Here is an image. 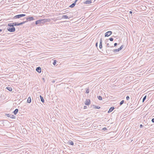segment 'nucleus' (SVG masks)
Instances as JSON below:
<instances>
[{"label":"nucleus","instance_id":"nucleus-1","mask_svg":"<svg viewBox=\"0 0 154 154\" xmlns=\"http://www.w3.org/2000/svg\"><path fill=\"white\" fill-rule=\"evenodd\" d=\"M49 19H44L41 20H38L35 21V24L36 25L38 24H43V23L47 21V20Z\"/></svg>","mask_w":154,"mask_h":154},{"label":"nucleus","instance_id":"nucleus-2","mask_svg":"<svg viewBox=\"0 0 154 154\" xmlns=\"http://www.w3.org/2000/svg\"><path fill=\"white\" fill-rule=\"evenodd\" d=\"M26 16V14H19L16 16H14L13 17L14 19H19L21 17H24Z\"/></svg>","mask_w":154,"mask_h":154},{"label":"nucleus","instance_id":"nucleus-3","mask_svg":"<svg viewBox=\"0 0 154 154\" xmlns=\"http://www.w3.org/2000/svg\"><path fill=\"white\" fill-rule=\"evenodd\" d=\"M7 29L9 31L11 32H14L15 30V28L14 26L12 27H10L8 28Z\"/></svg>","mask_w":154,"mask_h":154},{"label":"nucleus","instance_id":"nucleus-4","mask_svg":"<svg viewBox=\"0 0 154 154\" xmlns=\"http://www.w3.org/2000/svg\"><path fill=\"white\" fill-rule=\"evenodd\" d=\"M26 21H23V22L20 23H18L17 22L14 23V26H18L19 25H22Z\"/></svg>","mask_w":154,"mask_h":154},{"label":"nucleus","instance_id":"nucleus-5","mask_svg":"<svg viewBox=\"0 0 154 154\" xmlns=\"http://www.w3.org/2000/svg\"><path fill=\"white\" fill-rule=\"evenodd\" d=\"M26 22L28 21H31L32 20H35L34 18L32 17H27L26 18Z\"/></svg>","mask_w":154,"mask_h":154},{"label":"nucleus","instance_id":"nucleus-6","mask_svg":"<svg viewBox=\"0 0 154 154\" xmlns=\"http://www.w3.org/2000/svg\"><path fill=\"white\" fill-rule=\"evenodd\" d=\"M112 32L111 31H108L105 33V37H108L110 36L112 34Z\"/></svg>","mask_w":154,"mask_h":154},{"label":"nucleus","instance_id":"nucleus-7","mask_svg":"<svg viewBox=\"0 0 154 154\" xmlns=\"http://www.w3.org/2000/svg\"><path fill=\"white\" fill-rule=\"evenodd\" d=\"M124 46L122 45L119 48L117 49H114L113 50V51L114 52H116L117 51H119L122 50Z\"/></svg>","mask_w":154,"mask_h":154},{"label":"nucleus","instance_id":"nucleus-8","mask_svg":"<svg viewBox=\"0 0 154 154\" xmlns=\"http://www.w3.org/2000/svg\"><path fill=\"white\" fill-rule=\"evenodd\" d=\"M85 103V105H89L90 103V100L88 99H86Z\"/></svg>","mask_w":154,"mask_h":154},{"label":"nucleus","instance_id":"nucleus-9","mask_svg":"<svg viewBox=\"0 0 154 154\" xmlns=\"http://www.w3.org/2000/svg\"><path fill=\"white\" fill-rule=\"evenodd\" d=\"M92 2L91 0H88L83 2L84 4H89Z\"/></svg>","mask_w":154,"mask_h":154},{"label":"nucleus","instance_id":"nucleus-10","mask_svg":"<svg viewBox=\"0 0 154 154\" xmlns=\"http://www.w3.org/2000/svg\"><path fill=\"white\" fill-rule=\"evenodd\" d=\"M36 70L38 73H40L41 72V69L40 67H38L36 68Z\"/></svg>","mask_w":154,"mask_h":154},{"label":"nucleus","instance_id":"nucleus-11","mask_svg":"<svg viewBox=\"0 0 154 154\" xmlns=\"http://www.w3.org/2000/svg\"><path fill=\"white\" fill-rule=\"evenodd\" d=\"M102 38H100V45H99V48H102Z\"/></svg>","mask_w":154,"mask_h":154},{"label":"nucleus","instance_id":"nucleus-12","mask_svg":"<svg viewBox=\"0 0 154 154\" xmlns=\"http://www.w3.org/2000/svg\"><path fill=\"white\" fill-rule=\"evenodd\" d=\"M114 109V107H111L109 110H108V113H109L111 112H112Z\"/></svg>","mask_w":154,"mask_h":154},{"label":"nucleus","instance_id":"nucleus-13","mask_svg":"<svg viewBox=\"0 0 154 154\" xmlns=\"http://www.w3.org/2000/svg\"><path fill=\"white\" fill-rule=\"evenodd\" d=\"M18 109H16L13 112V113L15 115H16L18 113Z\"/></svg>","mask_w":154,"mask_h":154},{"label":"nucleus","instance_id":"nucleus-14","mask_svg":"<svg viewBox=\"0 0 154 154\" xmlns=\"http://www.w3.org/2000/svg\"><path fill=\"white\" fill-rule=\"evenodd\" d=\"M75 2H74L73 3L69 6V7L71 8H73L75 6Z\"/></svg>","mask_w":154,"mask_h":154},{"label":"nucleus","instance_id":"nucleus-15","mask_svg":"<svg viewBox=\"0 0 154 154\" xmlns=\"http://www.w3.org/2000/svg\"><path fill=\"white\" fill-rule=\"evenodd\" d=\"M93 107L94 108V109H99L100 108V107L98 106H96L94 105H93Z\"/></svg>","mask_w":154,"mask_h":154},{"label":"nucleus","instance_id":"nucleus-16","mask_svg":"<svg viewBox=\"0 0 154 154\" xmlns=\"http://www.w3.org/2000/svg\"><path fill=\"white\" fill-rule=\"evenodd\" d=\"M31 102V99L30 97H29L27 99V102L30 103Z\"/></svg>","mask_w":154,"mask_h":154},{"label":"nucleus","instance_id":"nucleus-17","mask_svg":"<svg viewBox=\"0 0 154 154\" xmlns=\"http://www.w3.org/2000/svg\"><path fill=\"white\" fill-rule=\"evenodd\" d=\"M40 97L41 99V101L43 103H44V100L43 97L41 95L40 96Z\"/></svg>","mask_w":154,"mask_h":154},{"label":"nucleus","instance_id":"nucleus-18","mask_svg":"<svg viewBox=\"0 0 154 154\" xmlns=\"http://www.w3.org/2000/svg\"><path fill=\"white\" fill-rule=\"evenodd\" d=\"M10 118L12 119H15L16 117L13 115L10 114Z\"/></svg>","mask_w":154,"mask_h":154},{"label":"nucleus","instance_id":"nucleus-19","mask_svg":"<svg viewBox=\"0 0 154 154\" xmlns=\"http://www.w3.org/2000/svg\"><path fill=\"white\" fill-rule=\"evenodd\" d=\"M6 89L8 90V91H12V88L11 87H7Z\"/></svg>","mask_w":154,"mask_h":154},{"label":"nucleus","instance_id":"nucleus-20","mask_svg":"<svg viewBox=\"0 0 154 154\" xmlns=\"http://www.w3.org/2000/svg\"><path fill=\"white\" fill-rule=\"evenodd\" d=\"M8 26H10L9 27H13L14 26V23H9L8 24Z\"/></svg>","mask_w":154,"mask_h":154},{"label":"nucleus","instance_id":"nucleus-21","mask_svg":"<svg viewBox=\"0 0 154 154\" xmlns=\"http://www.w3.org/2000/svg\"><path fill=\"white\" fill-rule=\"evenodd\" d=\"M62 18L65 19H68L69 18L66 15H63L62 16Z\"/></svg>","mask_w":154,"mask_h":154},{"label":"nucleus","instance_id":"nucleus-22","mask_svg":"<svg viewBox=\"0 0 154 154\" xmlns=\"http://www.w3.org/2000/svg\"><path fill=\"white\" fill-rule=\"evenodd\" d=\"M106 46L107 47H113V45L111 46L110 45H109V44L108 43L106 44Z\"/></svg>","mask_w":154,"mask_h":154},{"label":"nucleus","instance_id":"nucleus-23","mask_svg":"<svg viewBox=\"0 0 154 154\" xmlns=\"http://www.w3.org/2000/svg\"><path fill=\"white\" fill-rule=\"evenodd\" d=\"M97 98L100 100H101L102 99V97L100 96H97Z\"/></svg>","mask_w":154,"mask_h":154},{"label":"nucleus","instance_id":"nucleus-24","mask_svg":"<svg viewBox=\"0 0 154 154\" xmlns=\"http://www.w3.org/2000/svg\"><path fill=\"white\" fill-rule=\"evenodd\" d=\"M146 95L143 98V102L146 99Z\"/></svg>","mask_w":154,"mask_h":154},{"label":"nucleus","instance_id":"nucleus-25","mask_svg":"<svg viewBox=\"0 0 154 154\" xmlns=\"http://www.w3.org/2000/svg\"><path fill=\"white\" fill-rule=\"evenodd\" d=\"M124 100H122L120 103V105H122L123 103H124Z\"/></svg>","mask_w":154,"mask_h":154},{"label":"nucleus","instance_id":"nucleus-26","mask_svg":"<svg viewBox=\"0 0 154 154\" xmlns=\"http://www.w3.org/2000/svg\"><path fill=\"white\" fill-rule=\"evenodd\" d=\"M56 63H57V61H56L55 60H54V62L53 63L54 65H56Z\"/></svg>","mask_w":154,"mask_h":154},{"label":"nucleus","instance_id":"nucleus-27","mask_svg":"<svg viewBox=\"0 0 154 154\" xmlns=\"http://www.w3.org/2000/svg\"><path fill=\"white\" fill-rule=\"evenodd\" d=\"M89 92V89H87V90H86V92L85 93H88Z\"/></svg>","mask_w":154,"mask_h":154},{"label":"nucleus","instance_id":"nucleus-28","mask_svg":"<svg viewBox=\"0 0 154 154\" xmlns=\"http://www.w3.org/2000/svg\"><path fill=\"white\" fill-rule=\"evenodd\" d=\"M10 114H5V116L8 117H10Z\"/></svg>","mask_w":154,"mask_h":154},{"label":"nucleus","instance_id":"nucleus-29","mask_svg":"<svg viewBox=\"0 0 154 154\" xmlns=\"http://www.w3.org/2000/svg\"><path fill=\"white\" fill-rule=\"evenodd\" d=\"M69 144L72 145H74V143L72 141H71L69 143Z\"/></svg>","mask_w":154,"mask_h":154},{"label":"nucleus","instance_id":"nucleus-30","mask_svg":"<svg viewBox=\"0 0 154 154\" xmlns=\"http://www.w3.org/2000/svg\"><path fill=\"white\" fill-rule=\"evenodd\" d=\"M130 99L129 97V96H127L126 97V99L127 100H128Z\"/></svg>","mask_w":154,"mask_h":154},{"label":"nucleus","instance_id":"nucleus-31","mask_svg":"<svg viewBox=\"0 0 154 154\" xmlns=\"http://www.w3.org/2000/svg\"><path fill=\"white\" fill-rule=\"evenodd\" d=\"M109 40L111 41H112L113 40V39L112 38H109Z\"/></svg>","mask_w":154,"mask_h":154},{"label":"nucleus","instance_id":"nucleus-32","mask_svg":"<svg viewBox=\"0 0 154 154\" xmlns=\"http://www.w3.org/2000/svg\"><path fill=\"white\" fill-rule=\"evenodd\" d=\"M103 130L104 131H106V130H107V129L106 128H103Z\"/></svg>","mask_w":154,"mask_h":154},{"label":"nucleus","instance_id":"nucleus-33","mask_svg":"<svg viewBox=\"0 0 154 154\" xmlns=\"http://www.w3.org/2000/svg\"><path fill=\"white\" fill-rule=\"evenodd\" d=\"M117 43H115L114 44V46H114V47L116 46H117Z\"/></svg>","mask_w":154,"mask_h":154},{"label":"nucleus","instance_id":"nucleus-34","mask_svg":"<svg viewBox=\"0 0 154 154\" xmlns=\"http://www.w3.org/2000/svg\"><path fill=\"white\" fill-rule=\"evenodd\" d=\"M151 121L153 122L154 123V118L152 119Z\"/></svg>","mask_w":154,"mask_h":154},{"label":"nucleus","instance_id":"nucleus-35","mask_svg":"<svg viewBox=\"0 0 154 154\" xmlns=\"http://www.w3.org/2000/svg\"><path fill=\"white\" fill-rule=\"evenodd\" d=\"M87 108V106H84V109H86Z\"/></svg>","mask_w":154,"mask_h":154},{"label":"nucleus","instance_id":"nucleus-36","mask_svg":"<svg viewBox=\"0 0 154 154\" xmlns=\"http://www.w3.org/2000/svg\"><path fill=\"white\" fill-rule=\"evenodd\" d=\"M143 126V125H142V124H141L140 125V128H142Z\"/></svg>","mask_w":154,"mask_h":154},{"label":"nucleus","instance_id":"nucleus-37","mask_svg":"<svg viewBox=\"0 0 154 154\" xmlns=\"http://www.w3.org/2000/svg\"><path fill=\"white\" fill-rule=\"evenodd\" d=\"M97 45H98V43L97 42L96 43V47H97Z\"/></svg>","mask_w":154,"mask_h":154},{"label":"nucleus","instance_id":"nucleus-38","mask_svg":"<svg viewBox=\"0 0 154 154\" xmlns=\"http://www.w3.org/2000/svg\"><path fill=\"white\" fill-rule=\"evenodd\" d=\"M55 81L54 80H53L52 81V83H54L55 82Z\"/></svg>","mask_w":154,"mask_h":154},{"label":"nucleus","instance_id":"nucleus-39","mask_svg":"<svg viewBox=\"0 0 154 154\" xmlns=\"http://www.w3.org/2000/svg\"><path fill=\"white\" fill-rule=\"evenodd\" d=\"M132 13V11H131L129 12V13L130 14H131Z\"/></svg>","mask_w":154,"mask_h":154},{"label":"nucleus","instance_id":"nucleus-40","mask_svg":"<svg viewBox=\"0 0 154 154\" xmlns=\"http://www.w3.org/2000/svg\"><path fill=\"white\" fill-rule=\"evenodd\" d=\"M78 0H75V3H76V2L77 1H78Z\"/></svg>","mask_w":154,"mask_h":154},{"label":"nucleus","instance_id":"nucleus-41","mask_svg":"<svg viewBox=\"0 0 154 154\" xmlns=\"http://www.w3.org/2000/svg\"><path fill=\"white\" fill-rule=\"evenodd\" d=\"M78 0H75V3H76V2L77 1H78Z\"/></svg>","mask_w":154,"mask_h":154},{"label":"nucleus","instance_id":"nucleus-42","mask_svg":"<svg viewBox=\"0 0 154 154\" xmlns=\"http://www.w3.org/2000/svg\"><path fill=\"white\" fill-rule=\"evenodd\" d=\"M2 31V29H0V32H1Z\"/></svg>","mask_w":154,"mask_h":154},{"label":"nucleus","instance_id":"nucleus-43","mask_svg":"<svg viewBox=\"0 0 154 154\" xmlns=\"http://www.w3.org/2000/svg\"><path fill=\"white\" fill-rule=\"evenodd\" d=\"M42 79H43V80H44V79H45L44 78H43Z\"/></svg>","mask_w":154,"mask_h":154},{"label":"nucleus","instance_id":"nucleus-44","mask_svg":"<svg viewBox=\"0 0 154 154\" xmlns=\"http://www.w3.org/2000/svg\"><path fill=\"white\" fill-rule=\"evenodd\" d=\"M94 1H95L96 0H94Z\"/></svg>","mask_w":154,"mask_h":154}]
</instances>
